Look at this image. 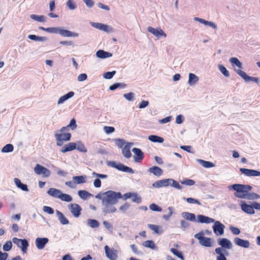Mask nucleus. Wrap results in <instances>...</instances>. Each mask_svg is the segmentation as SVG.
<instances>
[{
	"label": "nucleus",
	"instance_id": "obj_46",
	"mask_svg": "<svg viewBox=\"0 0 260 260\" xmlns=\"http://www.w3.org/2000/svg\"><path fill=\"white\" fill-rule=\"evenodd\" d=\"M169 185L178 189H181L182 188V186L173 179H169Z\"/></svg>",
	"mask_w": 260,
	"mask_h": 260
},
{
	"label": "nucleus",
	"instance_id": "obj_33",
	"mask_svg": "<svg viewBox=\"0 0 260 260\" xmlns=\"http://www.w3.org/2000/svg\"><path fill=\"white\" fill-rule=\"evenodd\" d=\"M181 215L184 219L186 220L193 222L197 221L196 216L193 213L184 212L182 213Z\"/></svg>",
	"mask_w": 260,
	"mask_h": 260
},
{
	"label": "nucleus",
	"instance_id": "obj_47",
	"mask_svg": "<svg viewBox=\"0 0 260 260\" xmlns=\"http://www.w3.org/2000/svg\"><path fill=\"white\" fill-rule=\"evenodd\" d=\"M230 61L232 64H234L239 68H242V64L236 57H232L230 59Z\"/></svg>",
	"mask_w": 260,
	"mask_h": 260
},
{
	"label": "nucleus",
	"instance_id": "obj_58",
	"mask_svg": "<svg viewBox=\"0 0 260 260\" xmlns=\"http://www.w3.org/2000/svg\"><path fill=\"white\" fill-rule=\"evenodd\" d=\"M149 208L154 211L157 212H161L162 211V209L158 206L157 205L154 203H152L149 205Z\"/></svg>",
	"mask_w": 260,
	"mask_h": 260
},
{
	"label": "nucleus",
	"instance_id": "obj_26",
	"mask_svg": "<svg viewBox=\"0 0 260 260\" xmlns=\"http://www.w3.org/2000/svg\"><path fill=\"white\" fill-rule=\"evenodd\" d=\"M61 191L54 188H50L48 191L47 193L54 198L59 199Z\"/></svg>",
	"mask_w": 260,
	"mask_h": 260
},
{
	"label": "nucleus",
	"instance_id": "obj_15",
	"mask_svg": "<svg viewBox=\"0 0 260 260\" xmlns=\"http://www.w3.org/2000/svg\"><path fill=\"white\" fill-rule=\"evenodd\" d=\"M215 251L218 254V256L216 257V260H227L225 255H228L229 253L226 249L218 247L215 249Z\"/></svg>",
	"mask_w": 260,
	"mask_h": 260
},
{
	"label": "nucleus",
	"instance_id": "obj_59",
	"mask_svg": "<svg viewBox=\"0 0 260 260\" xmlns=\"http://www.w3.org/2000/svg\"><path fill=\"white\" fill-rule=\"evenodd\" d=\"M67 126L68 128H71L72 130H75L77 126L76 120L74 118L72 119Z\"/></svg>",
	"mask_w": 260,
	"mask_h": 260
},
{
	"label": "nucleus",
	"instance_id": "obj_39",
	"mask_svg": "<svg viewBox=\"0 0 260 260\" xmlns=\"http://www.w3.org/2000/svg\"><path fill=\"white\" fill-rule=\"evenodd\" d=\"M79 197L84 200H86L89 197L91 196V194L86 190H80L78 192Z\"/></svg>",
	"mask_w": 260,
	"mask_h": 260
},
{
	"label": "nucleus",
	"instance_id": "obj_30",
	"mask_svg": "<svg viewBox=\"0 0 260 260\" xmlns=\"http://www.w3.org/2000/svg\"><path fill=\"white\" fill-rule=\"evenodd\" d=\"M148 172L153 174L154 175L157 177L160 176L162 173L163 171L159 167L157 166L152 167L148 169Z\"/></svg>",
	"mask_w": 260,
	"mask_h": 260
},
{
	"label": "nucleus",
	"instance_id": "obj_24",
	"mask_svg": "<svg viewBox=\"0 0 260 260\" xmlns=\"http://www.w3.org/2000/svg\"><path fill=\"white\" fill-rule=\"evenodd\" d=\"M55 212L58 219L61 224L66 225L69 223V220L65 217L62 213L57 210H56Z\"/></svg>",
	"mask_w": 260,
	"mask_h": 260
},
{
	"label": "nucleus",
	"instance_id": "obj_10",
	"mask_svg": "<svg viewBox=\"0 0 260 260\" xmlns=\"http://www.w3.org/2000/svg\"><path fill=\"white\" fill-rule=\"evenodd\" d=\"M212 226L213 232L216 236H221L224 233L225 226L219 221H214Z\"/></svg>",
	"mask_w": 260,
	"mask_h": 260
},
{
	"label": "nucleus",
	"instance_id": "obj_8",
	"mask_svg": "<svg viewBox=\"0 0 260 260\" xmlns=\"http://www.w3.org/2000/svg\"><path fill=\"white\" fill-rule=\"evenodd\" d=\"M34 171L37 174L45 177H48L50 175V171L40 164L36 165Z\"/></svg>",
	"mask_w": 260,
	"mask_h": 260
},
{
	"label": "nucleus",
	"instance_id": "obj_55",
	"mask_svg": "<svg viewBox=\"0 0 260 260\" xmlns=\"http://www.w3.org/2000/svg\"><path fill=\"white\" fill-rule=\"evenodd\" d=\"M103 225H104L105 228L111 233L113 232V225L109 222L107 221H104Z\"/></svg>",
	"mask_w": 260,
	"mask_h": 260
},
{
	"label": "nucleus",
	"instance_id": "obj_45",
	"mask_svg": "<svg viewBox=\"0 0 260 260\" xmlns=\"http://www.w3.org/2000/svg\"><path fill=\"white\" fill-rule=\"evenodd\" d=\"M59 199L67 202H70L73 200L72 197L70 194L63 193L62 192L61 193Z\"/></svg>",
	"mask_w": 260,
	"mask_h": 260
},
{
	"label": "nucleus",
	"instance_id": "obj_57",
	"mask_svg": "<svg viewBox=\"0 0 260 260\" xmlns=\"http://www.w3.org/2000/svg\"><path fill=\"white\" fill-rule=\"evenodd\" d=\"M12 247V242L10 241H7L3 247V249L5 251H9L11 250Z\"/></svg>",
	"mask_w": 260,
	"mask_h": 260
},
{
	"label": "nucleus",
	"instance_id": "obj_50",
	"mask_svg": "<svg viewBox=\"0 0 260 260\" xmlns=\"http://www.w3.org/2000/svg\"><path fill=\"white\" fill-rule=\"evenodd\" d=\"M218 68L219 70L222 73V74L225 77H228L230 76V74L229 71L226 70V69L222 64H219L218 66Z\"/></svg>",
	"mask_w": 260,
	"mask_h": 260
},
{
	"label": "nucleus",
	"instance_id": "obj_44",
	"mask_svg": "<svg viewBox=\"0 0 260 260\" xmlns=\"http://www.w3.org/2000/svg\"><path fill=\"white\" fill-rule=\"evenodd\" d=\"M14 150V146L11 144H8L4 146L1 152L3 153H8L12 152Z\"/></svg>",
	"mask_w": 260,
	"mask_h": 260
},
{
	"label": "nucleus",
	"instance_id": "obj_19",
	"mask_svg": "<svg viewBox=\"0 0 260 260\" xmlns=\"http://www.w3.org/2000/svg\"><path fill=\"white\" fill-rule=\"evenodd\" d=\"M193 19L194 21H198L200 23H202L206 26H209L213 28V29H216L217 28L216 24L212 21H208L204 19L198 17H194Z\"/></svg>",
	"mask_w": 260,
	"mask_h": 260
},
{
	"label": "nucleus",
	"instance_id": "obj_22",
	"mask_svg": "<svg viewBox=\"0 0 260 260\" xmlns=\"http://www.w3.org/2000/svg\"><path fill=\"white\" fill-rule=\"evenodd\" d=\"M132 151L137 156L134 157V160L136 162H140L144 157L143 153L139 148H134L132 149Z\"/></svg>",
	"mask_w": 260,
	"mask_h": 260
},
{
	"label": "nucleus",
	"instance_id": "obj_21",
	"mask_svg": "<svg viewBox=\"0 0 260 260\" xmlns=\"http://www.w3.org/2000/svg\"><path fill=\"white\" fill-rule=\"evenodd\" d=\"M59 34L63 37H77L79 36L78 33L68 30L63 29L61 27L60 28Z\"/></svg>",
	"mask_w": 260,
	"mask_h": 260
},
{
	"label": "nucleus",
	"instance_id": "obj_16",
	"mask_svg": "<svg viewBox=\"0 0 260 260\" xmlns=\"http://www.w3.org/2000/svg\"><path fill=\"white\" fill-rule=\"evenodd\" d=\"M133 145V143H128L125 144L123 147L121 145L120 147L122 148V153L125 157L129 158L132 156V153L130 149Z\"/></svg>",
	"mask_w": 260,
	"mask_h": 260
},
{
	"label": "nucleus",
	"instance_id": "obj_38",
	"mask_svg": "<svg viewBox=\"0 0 260 260\" xmlns=\"http://www.w3.org/2000/svg\"><path fill=\"white\" fill-rule=\"evenodd\" d=\"M30 18L34 20L41 22H45L46 20V17L43 15L31 14L30 15Z\"/></svg>",
	"mask_w": 260,
	"mask_h": 260
},
{
	"label": "nucleus",
	"instance_id": "obj_54",
	"mask_svg": "<svg viewBox=\"0 0 260 260\" xmlns=\"http://www.w3.org/2000/svg\"><path fill=\"white\" fill-rule=\"evenodd\" d=\"M116 73V72L115 71H113L112 72H107L104 73L103 74V76L105 79H111L115 75Z\"/></svg>",
	"mask_w": 260,
	"mask_h": 260
},
{
	"label": "nucleus",
	"instance_id": "obj_11",
	"mask_svg": "<svg viewBox=\"0 0 260 260\" xmlns=\"http://www.w3.org/2000/svg\"><path fill=\"white\" fill-rule=\"evenodd\" d=\"M217 243L224 249H230L232 248L233 245L231 241L225 238L219 239L217 240Z\"/></svg>",
	"mask_w": 260,
	"mask_h": 260
},
{
	"label": "nucleus",
	"instance_id": "obj_41",
	"mask_svg": "<svg viewBox=\"0 0 260 260\" xmlns=\"http://www.w3.org/2000/svg\"><path fill=\"white\" fill-rule=\"evenodd\" d=\"M77 144L76 149L81 152L85 153L87 152V149L83 144V143L81 141H78L77 143H76Z\"/></svg>",
	"mask_w": 260,
	"mask_h": 260
},
{
	"label": "nucleus",
	"instance_id": "obj_63",
	"mask_svg": "<svg viewBox=\"0 0 260 260\" xmlns=\"http://www.w3.org/2000/svg\"><path fill=\"white\" fill-rule=\"evenodd\" d=\"M229 229L230 230L234 235H238L240 233V230L238 228L231 225Z\"/></svg>",
	"mask_w": 260,
	"mask_h": 260
},
{
	"label": "nucleus",
	"instance_id": "obj_29",
	"mask_svg": "<svg viewBox=\"0 0 260 260\" xmlns=\"http://www.w3.org/2000/svg\"><path fill=\"white\" fill-rule=\"evenodd\" d=\"M14 182L16 186L24 191H28V188L26 184H23L20 180L15 178L14 179Z\"/></svg>",
	"mask_w": 260,
	"mask_h": 260
},
{
	"label": "nucleus",
	"instance_id": "obj_31",
	"mask_svg": "<svg viewBox=\"0 0 260 260\" xmlns=\"http://www.w3.org/2000/svg\"><path fill=\"white\" fill-rule=\"evenodd\" d=\"M96 55L100 58L104 59L112 57V54L103 50H99L96 52Z\"/></svg>",
	"mask_w": 260,
	"mask_h": 260
},
{
	"label": "nucleus",
	"instance_id": "obj_1",
	"mask_svg": "<svg viewBox=\"0 0 260 260\" xmlns=\"http://www.w3.org/2000/svg\"><path fill=\"white\" fill-rule=\"evenodd\" d=\"M229 189L232 188L236 191L235 196L240 199H247L248 200L258 199L260 196L254 192L248 193L251 190L252 187L248 185H242L234 184L229 187Z\"/></svg>",
	"mask_w": 260,
	"mask_h": 260
},
{
	"label": "nucleus",
	"instance_id": "obj_36",
	"mask_svg": "<svg viewBox=\"0 0 260 260\" xmlns=\"http://www.w3.org/2000/svg\"><path fill=\"white\" fill-rule=\"evenodd\" d=\"M148 139L149 141L154 143H161L164 141V138L156 135H150L148 137Z\"/></svg>",
	"mask_w": 260,
	"mask_h": 260
},
{
	"label": "nucleus",
	"instance_id": "obj_37",
	"mask_svg": "<svg viewBox=\"0 0 260 260\" xmlns=\"http://www.w3.org/2000/svg\"><path fill=\"white\" fill-rule=\"evenodd\" d=\"M144 247L149 248L153 250H156V246L152 240H147L144 241L142 244Z\"/></svg>",
	"mask_w": 260,
	"mask_h": 260
},
{
	"label": "nucleus",
	"instance_id": "obj_32",
	"mask_svg": "<svg viewBox=\"0 0 260 260\" xmlns=\"http://www.w3.org/2000/svg\"><path fill=\"white\" fill-rule=\"evenodd\" d=\"M199 80V78L193 73H189L188 75V84L190 86L196 84Z\"/></svg>",
	"mask_w": 260,
	"mask_h": 260
},
{
	"label": "nucleus",
	"instance_id": "obj_18",
	"mask_svg": "<svg viewBox=\"0 0 260 260\" xmlns=\"http://www.w3.org/2000/svg\"><path fill=\"white\" fill-rule=\"evenodd\" d=\"M49 239L47 238H37L36 239L35 243L38 249H43L45 245L48 242Z\"/></svg>",
	"mask_w": 260,
	"mask_h": 260
},
{
	"label": "nucleus",
	"instance_id": "obj_64",
	"mask_svg": "<svg viewBox=\"0 0 260 260\" xmlns=\"http://www.w3.org/2000/svg\"><path fill=\"white\" fill-rule=\"evenodd\" d=\"M102 30L105 31L106 32H111L113 31V28L111 26L104 24Z\"/></svg>",
	"mask_w": 260,
	"mask_h": 260
},
{
	"label": "nucleus",
	"instance_id": "obj_9",
	"mask_svg": "<svg viewBox=\"0 0 260 260\" xmlns=\"http://www.w3.org/2000/svg\"><path fill=\"white\" fill-rule=\"evenodd\" d=\"M68 207L75 217L77 218L80 215L82 208L78 204L76 203L70 204L68 205Z\"/></svg>",
	"mask_w": 260,
	"mask_h": 260
},
{
	"label": "nucleus",
	"instance_id": "obj_40",
	"mask_svg": "<svg viewBox=\"0 0 260 260\" xmlns=\"http://www.w3.org/2000/svg\"><path fill=\"white\" fill-rule=\"evenodd\" d=\"M87 224L91 228H97L99 226L100 223L95 219H88L87 220Z\"/></svg>",
	"mask_w": 260,
	"mask_h": 260
},
{
	"label": "nucleus",
	"instance_id": "obj_4",
	"mask_svg": "<svg viewBox=\"0 0 260 260\" xmlns=\"http://www.w3.org/2000/svg\"><path fill=\"white\" fill-rule=\"evenodd\" d=\"M107 164L108 166L115 168L119 171L131 174L134 173V172L132 168L124 166L123 164H121L120 162L116 161H109L107 162Z\"/></svg>",
	"mask_w": 260,
	"mask_h": 260
},
{
	"label": "nucleus",
	"instance_id": "obj_48",
	"mask_svg": "<svg viewBox=\"0 0 260 260\" xmlns=\"http://www.w3.org/2000/svg\"><path fill=\"white\" fill-rule=\"evenodd\" d=\"M66 5L70 10H73L77 8L76 3L73 0H68Z\"/></svg>",
	"mask_w": 260,
	"mask_h": 260
},
{
	"label": "nucleus",
	"instance_id": "obj_35",
	"mask_svg": "<svg viewBox=\"0 0 260 260\" xmlns=\"http://www.w3.org/2000/svg\"><path fill=\"white\" fill-rule=\"evenodd\" d=\"M197 161L203 167L206 168H212L215 166V165L210 161H205L200 159H197Z\"/></svg>",
	"mask_w": 260,
	"mask_h": 260
},
{
	"label": "nucleus",
	"instance_id": "obj_5",
	"mask_svg": "<svg viewBox=\"0 0 260 260\" xmlns=\"http://www.w3.org/2000/svg\"><path fill=\"white\" fill-rule=\"evenodd\" d=\"M55 138L56 140V144L57 146H62L64 142L69 141L71 140V134L69 133H58L55 134Z\"/></svg>",
	"mask_w": 260,
	"mask_h": 260
},
{
	"label": "nucleus",
	"instance_id": "obj_6",
	"mask_svg": "<svg viewBox=\"0 0 260 260\" xmlns=\"http://www.w3.org/2000/svg\"><path fill=\"white\" fill-rule=\"evenodd\" d=\"M105 254L109 260H117L119 251L114 248H110L108 245L104 247Z\"/></svg>",
	"mask_w": 260,
	"mask_h": 260
},
{
	"label": "nucleus",
	"instance_id": "obj_27",
	"mask_svg": "<svg viewBox=\"0 0 260 260\" xmlns=\"http://www.w3.org/2000/svg\"><path fill=\"white\" fill-rule=\"evenodd\" d=\"M114 192L115 191H112V190H108V191H106L103 193H98L95 196V197L96 199L101 200L102 204L103 203V201L104 199H107L108 198V197L109 196L111 195L112 194H113V192Z\"/></svg>",
	"mask_w": 260,
	"mask_h": 260
},
{
	"label": "nucleus",
	"instance_id": "obj_3",
	"mask_svg": "<svg viewBox=\"0 0 260 260\" xmlns=\"http://www.w3.org/2000/svg\"><path fill=\"white\" fill-rule=\"evenodd\" d=\"M204 233L201 232L195 234L194 237L199 240V243L202 246L209 247H212L213 246V240L210 238L204 237Z\"/></svg>",
	"mask_w": 260,
	"mask_h": 260
},
{
	"label": "nucleus",
	"instance_id": "obj_43",
	"mask_svg": "<svg viewBox=\"0 0 260 260\" xmlns=\"http://www.w3.org/2000/svg\"><path fill=\"white\" fill-rule=\"evenodd\" d=\"M170 251L174 254L175 256L181 259V260H184V257L183 255L182 252L178 250L176 248H171L170 249Z\"/></svg>",
	"mask_w": 260,
	"mask_h": 260
},
{
	"label": "nucleus",
	"instance_id": "obj_56",
	"mask_svg": "<svg viewBox=\"0 0 260 260\" xmlns=\"http://www.w3.org/2000/svg\"><path fill=\"white\" fill-rule=\"evenodd\" d=\"M135 94L133 92H128L123 94V97L128 101H132L135 98Z\"/></svg>",
	"mask_w": 260,
	"mask_h": 260
},
{
	"label": "nucleus",
	"instance_id": "obj_13",
	"mask_svg": "<svg viewBox=\"0 0 260 260\" xmlns=\"http://www.w3.org/2000/svg\"><path fill=\"white\" fill-rule=\"evenodd\" d=\"M241 210L249 214H254L255 213V211L253 209L252 203L251 205H248L245 203L244 201H241Z\"/></svg>",
	"mask_w": 260,
	"mask_h": 260
},
{
	"label": "nucleus",
	"instance_id": "obj_61",
	"mask_svg": "<svg viewBox=\"0 0 260 260\" xmlns=\"http://www.w3.org/2000/svg\"><path fill=\"white\" fill-rule=\"evenodd\" d=\"M43 210L49 214H53L54 213V209L49 206H44L43 207Z\"/></svg>",
	"mask_w": 260,
	"mask_h": 260
},
{
	"label": "nucleus",
	"instance_id": "obj_34",
	"mask_svg": "<svg viewBox=\"0 0 260 260\" xmlns=\"http://www.w3.org/2000/svg\"><path fill=\"white\" fill-rule=\"evenodd\" d=\"M148 227L156 234H161L162 233V228L159 225L148 224Z\"/></svg>",
	"mask_w": 260,
	"mask_h": 260
},
{
	"label": "nucleus",
	"instance_id": "obj_17",
	"mask_svg": "<svg viewBox=\"0 0 260 260\" xmlns=\"http://www.w3.org/2000/svg\"><path fill=\"white\" fill-rule=\"evenodd\" d=\"M240 171L247 176H260V172L256 170L241 168Z\"/></svg>",
	"mask_w": 260,
	"mask_h": 260
},
{
	"label": "nucleus",
	"instance_id": "obj_20",
	"mask_svg": "<svg viewBox=\"0 0 260 260\" xmlns=\"http://www.w3.org/2000/svg\"><path fill=\"white\" fill-rule=\"evenodd\" d=\"M197 222L200 223H210L214 222V219L208 216L203 215L197 216Z\"/></svg>",
	"mask_w": 260,
	"mask_h": 260
},
{
	"label": "nucleus",
	"instance_id": "obj_42",
	"mask_svg": "<svg viewBox=\"0 0 260 260\" xmlns=\"http://www.w3.org/2000/svg\"><path fill=\"white\" fill-rule=\"evenodd\" d=\"M73 180L75 182V184H81L86 182L85 177L83 176H74Z\"/></svg>",
	"mask_w": 260,
	"mask_h": 260
},
{
	"label": "nucleus",
	"instance_id": "obj_2",
	"mask_svg": "<svg viewBox=\"0 0 260 260\" xmlns=\"http://www.w3.org/2000/svg\"><path fill=\"white\" fill-rule=\"evenodd\" d=\"M119 192H114L113 194L109 196L107 199H104L102 205V211L105 213H111L116 211L114 205L117 204L118 198L121 197Z\"/></svg>",
	"mask_w": 260,
	"mask_h": 260
},
{
	"label": "nucleus",
	"instance_id": "obj_7",
	"mask_svg": "<svg viewBox=\"0 0 260 260\" xmlns=\"http://www.w3.org/2000/svg\"><path fill=\"white\" fill-rule=\"evenodd\" d=\"M13 242L21 249L23 253H25L29 245L28 241L26 239H21L17 238L12 239Z\"/></svg>",
	"mask_w": 260,
	"mask_h": 260
},
{
	"label": "nucleus",
	"instance_id": "obj_49",
	"mask_svg": "<svg viewBox=\"0 0 260 260\" xmlns=\"http://www.w3.org/2000/svg\"><path fill=\"white\" fill-rule=\"evenodd\" d=\"M60 28V27H48L46 28V31L51 34H59Z\"/></svg>",
	"mask_w": 260,
	"mask_h": 260
},
{
	"label": "nucleus",
	"instance_id": "obj_14",
	"mask_svg": "<svg viewBox=\"0 0 260 260\" xmlns=\"http://www.w3.org/2000/svg\"><path fill=\"white\" fill-rule=\"evenodd\" d=\"M234 242L236 245L244 248H249L250 245L248 240L242 239L238 237H236L234 238Z\"/></svg>",
	"mask_w": 260,
	"mask_h": 260
},
{
	"label": "nucleus",
	"instance_id": "obj_25",
	"mask_svg": "<svg viewBox=\"0 0 260 260\" xmlns=\"http://www.w3.org/2000/svg\"><path fill=\"white\" fill-rule=\"evenodd\" d=\"M169 186V179H165L157 181L152 184V186L155 188L167 187Z\"/></svg>",
	"mask_w": 260,
	"mask_h": 260
},
{
	"label": "nucleus",
	"instance_id": "obj_62",
	"mask_svg": "<svg viewBox=\"0 0 260 260\" xmlns=\"http://www.w3.org/2000/svg\"><path fill=\"white\" fill-rule=\"evenodd\" d=\"M90 24L92 27H93L96 29H98L99 30H102V27H103V26L104 24L101 23L92 22H90Z\"/></svg>",
	"mask_w": 260,
	"mask_h": 260
},
{
	"label": "nucleus",
	"instance_id": "obj_12",
	"mask_svg": "<svg viewBox=\"0 0 260 260\" xmlns=\"http://www.w3.org/2000/svg\"><path fill=\"white\" fill-rule=\"evenodd\" d=\"M147 30L149 32L153 34L155 37L159 38L160 36L166 37V34L160 28H155L151 26L147 27Z\"/></svg>",
	"mask_w": 260,
	"mask_h": 260
},
{
	"label": "nucleus",
	"instance_id": "obj_52",
	"mask_svg": "<svg viewBox=\"0 0 260 260\" xmlns=\"http://www.w3.org/2000/svg\"><path fill=\"white\" fill-rule=\"evenodd\" d=\"M126 86V85L124 83H115V84H114L111 85L109 87V89L110 90H114L115 89H117L118 87H121L122 88H124Z\"/></svg>",
	"mask_w": 260,
	"mask_h": 260
},
{
	"label": "nucleus",
	"instance_id": "obj_53",
	"mask_svg": "<svg viewBox=\"0 0 260 260\" xmlns=\"http://www.w3.org/2000/svg\"><path fill=\"white\" fill-rule=\"evenodd\" d=\"M181 183L187 186H192L194 184L195 181L193 180L189 179H184L180 181Z\"/></svg>",
	"mask_w": 260,
	"mask_h": 260
},
{
	"label": "nucleus",
	"instance_id": "obj_23",
	"mask_svg": "<svg viewBox=\"0 0 260 260\" xmlns=\"http://www.w3.org/2000/svg\"><path fill=\"white\" fill-rule=\"evenodd\" d=\"M77 144L76 143L71 142L63 146L60 149V151L62 153H66L69 151H72L76 149Z\"/></svg>",
	"mask_w": 260,
	"mask_h": 260
},
{
	"label": "nucleus",
	"instance_id": "obj_60",
	"mask_svg": "<svg viewBox=\"0 0 260 260\" xmlns=\"http://www.w3.org/2000/svg\"><path fill=\"white\" fill-rule=\"evenodd\" d=\"M236 72L237 73V74L241 76L246 82V79L248 77V75L246 74V73L240 69L236 70Z\"/></svg>",
	"mask_w": 260,
	"mask_h": 260
},
{
	"label": "nucleus",
	"instance_id": "obj_28",
	"mask_svg": "<svg viewBox=\"0 0 260 260\" xmlns=\"http://www.w3.org/2000/svg\"><path fill=\"white\" fill-rule=\"evenodd\" d=\"M75 93L73 91H70L66 94H64V95L61 96L57 101V104L60 105L63 104L64 102H65L66 101H67L68 99L72 98L74 95Z\"/></svg>",
	"mask_w": 260,
	"mask_h": 260
},
{
	"label": "nucleus",
	"instance_id": "obj_51",
	"mask_svg": "<svg viewBox=\"0 0 260 260\" xmlns=\"http://www.w3.org/2000/svg\"><path fill=\"white\" fill-rule=\"evenodd\" d=\"M132 201L135 203H140L141 202V198L139 196L137 193L135 192H132L131 198Z\"/></svg>",
	"mask_w": 260,
	"mask_h": 260
}]
</instances>
